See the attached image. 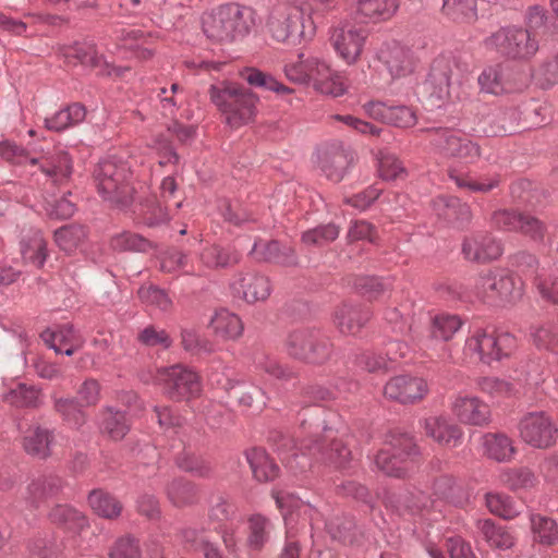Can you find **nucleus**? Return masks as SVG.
I'll list each match as a JSON object with an SVG mask.
<instances>
[{"label": "nucleus", "instance_id": "nucleus-1", "mask_svg": "<svg viewBox=\"0 0 558 558\" xmlns=\"http://www.w3.org/2000/svg\"><path fill=\"white\" fill-rule=\"evenodd\" d=\"M254 15L252 8L240 3L220 4L203 13L202 29L211 41L233 43L250 34Z\"/></svg>", "mask_w": 558, "mask_h": 558}, {"label": "nucleus", "instance_id": "nucleus-2", "mask_svg": "<svg viewBox=\"0 0 558 558\" xmlns=\"http://www.w3.org/2000/svg\"><path fill=\"white\" fill-rule=\"evenodd\" d=\"M210 101L232 129H239L254 121L258 97L247 87L228 81L210 85Z\"/></svg>", "mask_w": 558, "mask_h": 558}, {"label": "nucleus", "instance_id": "nucleus-3", "mask_svg": "<svg viewBox=\"0 0 558 558\" xmlns=\"http://www.w3.org/2000/svg\"><path fill=\"white\" fill-rule=\"evenodd\" d=\"M267 27L275 40L287 44H296L301 38L314 34L311 16L305 17L303 8L290 2L274 5L267 19Z\"/></svg>", "mask_w": 558, "mask_h": 558}, {"label": "nucleus", "instance_id": "nucleus-4", "mask_svg": "<svg viewBox=\"0 0 558 558\" xmlns=\"http://www.w3.org/2000/svg\"><path fill=\"white\" fill-rule=\"evenodd\" d=\"M130 178L129 167L113 159L102 160L95 170L98 193L104 201L120 208L128 207L133 199L134 189Z\"/></svg>", "mask_w": 558, "mask_h": 558}, {"label": "nucleus", "instance_id": "nucleus-5", "mask_svg": "<svg viewBox=\"0 0 558 558\" xmlns=\"http://www.w3.org/2000/svg\"><path fill=\"white\" fill-rule=\"evenodd\" d=\"M514 347V338L507 332L488 328H475L464 343V354L470 359L490 364L509 355Z\"/></svg>", "mask_w": 558, "mask_h": 558}, {"label": "nucleus", "instance_id": "nucleus-6", "mask_svg": "<svg viewBox=\"0 0 558 558\" xmlns=\"http://www.w3.org/2000/svg\"><path fill=\"white\" fill-rule=\"evenodd\" d=\"M417 454L418 449L410 435L392 433L376 454L375 464L388 476L403 477L411 469L412 457Z\"/></svg>", "mask_w": 558, "mask_h": 558}, {"label": "nucleus", "instance_id": "nucleus-7", "mask_svg": "<svg viewBox=\"0 0 558 558\" xmlns=\"http://www.w3.org/2000/svg\"><path fill=\"white\" fill-rule=\"evenodd\" d=\"M486 49L512 60H529L538 50V43L529 29L511 26L501 27L485 38Z\"/></svg>", "mask_w": 558, "mask_h": 558}, {"label": "nucleus", "instance_id": "nucleus-8", "mask_svg": "<svg viewBox=\"0 0 558 558\" xmlns=\"http://www.w3.org/2000/svg\"><path fill=\"white\" fill-rule=\"evenodd\" d=\"M286 345L290 356L311 364H323L332 353L331 342L318 330H295L288 336Z\"/></svg>", "mask_w": 558, "mask_h": 558}, {"label": "nucleus", "instance_id": "nucleus-9", "mask_svg": "<svg viewBox=\"0 0 558 558\" xmlns=\"http://www.w3.org/2000/svg\"><path fill=\"white\" fill-rule=\"evenodd\" d=\"M155 380L173 401H190L199 397L202 392L198 375L181 364L159 368Z\"/></svg>", "mask_w": 558, "mask_h": 558}, {"label": "nucleus", "instance_id": "nucleus-10", "mask_svg": "<svg viewBox=\"0 0 558 558\" xmlns=\"http://www.w3.org/2000/svg\"><path fill=\"white\" fill-rule=\"evenodd\" d=\"M433 495L434 499L427 497L423 492H417L411 499L404 500V506L411 511H416L438 508L440 502L460 508L469 502L466 492L449 475H442L434 482Z\"/></svg>", "mask_w": 558, "mask_h": 558}, {"label": "nucleus", "instance_id": "nucleus-11", "mask_svg": "<svg viewBox=\"0 0 558 558\" xmlns=\"http://www.w3.org/2000/svg\"><path fill=\"white\" fill-rule=\"evenodd\" d=\"M310 456H319L318 460L324 462H331L338 466H342L351 456L350 450L341 440H333L328 451L323 450V447L316 440L301 441L296 451L290 456L282 458L286 466L294 472H305L312 468V459Z\"/></svg>", "mask_w": 558, "mask_h": 558}, {"label": "nucleus", "instance_id": "nucleus-12", "mask_svg": "<svg viewBox=\"0 0 558 558\" xmlns=\"http://www.w3.org/2000/svg\"><path fill=\"white\" fill-rule=\"evenodd\" d=\"M520 439L535 449H547L556 444L558 429L550 416L543 411L524 414L518 423Z\"/></svg>", "mask_w": 558, "mask_h": 558}, {"label": "nucleus", "instance_id": "nucleus-13", "mask_svg": "<svg viewBox=\"0 0 558 558\" xmlns=\"http://www.w3.org/2000/svg\"><path fill=\"white\" fill-rule=\"evenodd\" d=\"M367 35L354 23L343 20L332 25L329 41L337 56L347 64H355L363 51Z\"/></svg>", "mask_w": 558, "mask_h": 558}, {"label": "nucleus", "instance_id": "nucleus-14", "mask_svg": "<svg viewBox=\"0 0 558 558\" xmlns=\"http://www.w3.org/2000/svg\"><path fill=\"white\" fill-rule=\"evenodd\" d=\"M428 133L432 145L444 156L456 157L465 162H473L481 155L476 143L460 136L454 130L430 129Z\"/></svg>", "mask_w": 558, "mask_h": 558}, {"label": "nucleus", "instance_id": "nucleus-15", "mask_svg": "<svg viewBox=\"0 0 558 558\" xmlns=\"http://www.w3.org/2000/svg\"><path fill=\"white\" fill-rule=\"evenodd\" d=\"M477 289L487 299L515 302L523 296L524 282L511 274L489 271L480 277Z\"/></svg>", "mask_w": 558, "mask_h": 558}, {"label": "nucleus", "instance_id": "nucleus-16", "mask_svg": "<svg viewBox=\"0 0 558 558\" xmlns=\"http://www.w3.org/2000/svg\"><path fill=\"white\" fill-rule=\"evenodd\" d=\"M392 80L405 78L414 73L416 59L408 47L397 41L384 44L377 52Z\"/></svg>", "mask_w": 558, "mask_h": 558}, {"label": "nucleus", "instance_id": "nucleus-17", "mask_svg": "<svg viewBox=\"0 0 558 558\" xmlns=\"http://www.w3.org/2000/svg\"><path fill=\"white\" fill-rule=\"evenodd\" d=\"M232 294L253 304L265 301L271 293L269 279L255 271H239L230 281Z\"/></svg>", "mask_w": 558, "mask_h": 558}, {"label": "nucleus", "instance_id": "nucleus-18", "mask_svg": "<svg viewBox=\"0 0 558 558\" xmlns=\"http://www.w3.org/2000/svg\"><path fill=\"white\" fill-rule=\"evenodd\" d=\"M429 76L440 93L449 94L452 86L466 80L468 66L453 56L441 54L434 60Z\"/></svg>", "mask_w": 558, "mask_h": 558}, {"label": "nucleus", "instance_id": "nucleus-19", "mask_svg": "<svg viewBox=\"0 0 558 558\" xmlns=\"http://www.w3.org/2000/svg\"><path fill=\"white\" fill-rule=\"evenodd\" d=\"M427 392L428 385L423 378L409 375L392 377L384 388V393L388 399L402 404L420 401Z\"/></svg>", "mask_w": 558, "mask_h": 558}, {"label": "nucleus", "instance_id": "nucleus-20", "mask_svg": "<svg viewBox=\"0 0 558 558\" xmlns=\"http://www.w3.org/2000/svg\"><path fill=\"white\" fill-rule=\"evenodd\" d=\"M61 53L68 64L75 65L77 63L90 66H105L102 71L107 75L121 76L128 68H118L104 60L102 56H98L94 46L86 43H75L62 48Z\"/></svg>", "mask_w": 558, "mask_h": 558}, {"label": "nucleus", "instance_id": "nucleus-21", "mask_svg": "<svg viewBox=\"0 0 558 558\" xmlns=\"http://www.w3.org/2000/svg\"><path fill=\"white\" fill-rule=\"evenodd\" d=\"M462 253L468 260L487 263L499 258L504 253V247L492 235L477 234L464 240Z\"/></svg>", "mask_w": 558, "mask_h": 558}, {"label": "nucleus", "instance_id": "nucleus-22", "mask_svg": "<svg viewBox=\"0 0 558 558\" xmlns=\"http://www.w3.org/2000/svg\"><path fill=\"white\" fill-rule=\"evenodd\" d=\"M364 109L371 118L398 128H411L416 123L415 112L407 106H387L380 101H371Z\"/></svg>", "mask_w": 558, "mask_h": 558}, {"label": "nucleus", "instance_id": "nucleus-23", "mask_svg": "<svg viewBox=\"0 0 558 558\" xmlns=\"http://www.w3.org/2000/svg\"><path fill=\"white\" fill-rule=\"evenodd\" d=\"M452 412L464 424L481 426L490 420L489 407L475 396H457Z\"/></svg>", "mask_w": 558, "mask_h": 558}, {"label": "nucleus", "instance_id": "nucleus-24", "mask_svg": "<svg viewBox=\"0 0 558 558\" xmlns=\"http://www.w3.org/2000/svg\"><path fill=\"white\" fill-rule=\"evenodd\" d=\"M283 71L289 81L303 84L313 82L316 74H324L327 63L317 57L299 53L295 59L286 62Z\"/></svg>", "mask_w": 558, "mask_h": 558}, {"label": "nucleus", "instance_id": "nucleus-25", "mask_svg": "<svg viewBox=\"0 0 558 558\" xmlns=\"http://www.w3.org/2000/svg\"><path fill=\"white\" fill-rule=\"evenodd\" d=\"M178 184L173 177L162 179L159 186V196L165 205L159 202L150 204L144 214V222L149 227L159 226L170 220L171 207L168 204L170 199L175 198Z\"/></svg>", "mask_w": 558, "mask_h": 558}, {"label": "nucleus", "instance_id": "nucleus-26", "mask_svg": "<svg viewBox=\"0 0 558 558\" xmlns=\"http://www.w3.org/2000/svg\"><path fill=\"white\" fill-rule=\"evenodd\" d=\"M40 338L57 354L71 356L82 347V341L71 325H63L57 329H46L40 333Z\"/></svg>", "mask_w": 558, "mask_h": 558}, {"label": "nucleus", "instance_id": "nucleus-27", "mask_svg": "<svg viewBox=\"0 0 558 558\" xmlns=\"http://www.w3.org/2000/svg\"><path fill=\"white\" fill-rule=\"evenodd\" d=\"M208 328L217 338L222 340H236L244 330L241 318L227 308L217 310L213 314Z\"/></svg>", "mask_w": 558, "mask_h": 558}, {"label": "nucleus", "instance_id": "nucleus-28", "mask_svg": "<svg viewBox=\"0 0 558 558\" xmlns=\"http://www.w3.org/2000/svg\"><path fill=\"white\" fill-rule=\"evenodd\" d=\"M425 434L440 445L456 447L462 437L459 426L450 423L447 418L433 416L422 422Z\"/></svg>", "mask_w": 558, "mask_h": 558}, {"label": "nucleus", "instance_id": "nucleus-29", "mask_svg": "<svg viewBox=\"0 0 558 558\" xmlns=\"http://www.w3.org/2000/svg\"><path fill=\"white\" fill-rule=\"evenodd\" d=\"M356 13L367 22H385L399 10V0H352Z\"/></svg>", "mask_w": 558, "mask_h": 558}, {"label": "nucleus", "instance_id": "nucleus-30", "mask_svg": "<svg viewBox=\"0 0 558 558\" xmlns=\"http://www.w3.org/2000/svg\"><path fill=\"white\" fill-rule=\"evenodd\" d=\"M250 254L258 262H272L282 265H294L296 256L290 246H280L277 241H256Z\"/></svg>", "mask_w": 558, "mask_h": 558}, {"label": "nucleus", "instance_id": "nucleus-31", "mask_svg": "<svg viewBox=\"0 0 558 558\" xmlns=\"http://www.w3.org/2000/svg\"><path fill=\"white\" fill-rule=\"evenodd\" d=\"M52 408L62 420L72 428L80 429L87 422V414L84 407L74 397H62L57 392L51 396Z\"/></svg>", "mask_w": 558, "mask_h": 558}, {"label": "nucleus", "instance_id": "nucleus-32", "mask_svg": "<svg viewBox=\"0 0 558 558\" xmlns=\"http://www.w3.org/2000/svg\"><path fill=\"white\" fill-rule=\"evenodd\" d=\"M482 445L485 456L497 462H510L517 453L512 438L504 433L485 434Z\"/></svg>", "mask_w": 558, "mask_h": 558}, {"label": "nucleus", "instance_id": "nucleus-33", "mask_svg": "<svg viewBox=\"0 0 558 558\" xmlns=\"http://www.w3.org/2000/svg\"><path fill=\"white\" fill-rule=\"evenodd\" d=\"M434 210L444 220L453 223H464L471 220V209L458 197L438 196L433 203Z\"/></svg>", "mask_w": 558, "mask_h": 558}, {"label": "nucleus", "instance_id": "nucleus-34", "mask_svg": "<svg viewBox=\"0 0 558 558\" xmlns=\"http://www.w3.org/2000/svg\"><path fill=\"white\" fill-rule=\"evenodd\" d=\"M369 312L359 306L343 304L335 313V324L341 333H356L369 319Z\"/></svg>", "mask_w": 558, "mask_h": 558}, {"label": "nucleus", "instance_id": "nucleus-35", "mask_svg": "<svg viewBox=\"0 0 558 558\" xmlns=\"http://www.w3.org/2000/svg\"><path fill=\"white\" fill-rule=\"evenodd\" d=\"M53 440L54 436L52 430L34 426L27 429L23 438V447L28 454L45 459L51 453Z\"/></svg>", "mask_w": 558, "mask_h": 558}, {"label": "nucleus", "instance_id": "nucleus-36", "mask_svg": "<svg viewBox=\"0 0 558 558\" xmlns=\"http://www.w3.org/2000/svg\"><path fill=\"white\" fill-rule=\"evenodd\" d=\"M40 168L53 183H60L71 174V158L66 151L58 149L40 158Z\"/></svg>", "mask_w": 558, "mask_h": 558}, {"label": "nucleus", "instance_id": "nucleus-37", "mask_svg": "<svg viewBox=\"0 0 558 558\" xmlns=\"http://www.w3.org/2000/svg\"><path fill=\"white\" fill-rule=\"evenodd\" d=\"M21 253L25 262L40 268L44 266L48 253L47 242L39 230H29L21 240Z\"/></svg>", "mask_w": 558, "mask_h": 558}, {"label": "nucleus", "instance_id": "nucleus-38", "mask_svg": "<svg viewBox=\"0 0 558 558\" xmlns=\"http://www.w3.org/2000/svg\"><path fill=\"white\" fill-rule=\"evenodd\" d=\"M62 489V480L57 475H41L31 482L27 487V500L38 507Z\"/></svg>", "mask_w": 558, "mask_h": 558}, {"label": "nucleus", "instance_id": "nucleus-39", "mask_svg": "<svg viewBox=\"0 0 558 558\" xmlns=\"http://www.w3.org/2000/svg\"><path fill=\"white\" fill-rule=\"evenodd\" d=\"M476 529L490 547L506 550L514 545V536L506 527L496 525L490 519L477 520Z\"/></svg>", "mask_w": 558, "mask_h": 558}, {"label": "nucleus", "instance_id": "nucleus-40", "mask_svg": "<svg viewBox=\"0 0 558 558\" xmlns=\"http://www.w3.org/2000/svg\"><path fill=\"white\" fill-rule=\"evenodd\" d=\"M530 526L534 542L544 546L558 544V523L553 518L532 512Z\"/></svg>", "mask_w": 558, "mask_h": 558}, {"label": "nucleus", "instance_id": "nucleus-41", "mask_svg": "<svg viewBox=\"0 0 558 558\" xmlns=\"http://www.w3.org/2000/svg\"><path fill=\"white\" fill-rule=\"evenodd\" d=\"M99 426L100 430L112 440H121L130 429L126 414L113 408L101 410Z\"/></svg>", "mask_w": 558, "mask_h": 558}, {"label": "nucleus", "instance_id": "nucleus-42", "mask_svg": "<svg viewBox=\"0 0 558 558\" xmlns=\"http://www.w3.org/2000/svg\"><path fill=\"white\" fill-rule=\"evenodd\" d=\"M246 460L252 469L253 475L260 482L272 481L279 474L278 465L264 449L253 448L248 450L246 452Z\"/></svg>", "mask_w": 558, "mask_h": 558}, {"label": "nucleus", "instance_id": "nucleus-43", "mask_svg": "<svg viewBox=\"0 0 558 558\" xmlns=\"http://www.w3.org/2000/svg\"><path fill=\"white\" fill-rule=\"evenodd\" d=\"M350 162L351 157L345 150H327L320 158V169L329 180L339 182L347 173Z\"/></svg>", "mask_w": 558, "mask_h": 558}, {"label": "nucleus", "instance_id": "nucleus-44", "mask_svg": "<svg viewBox=\"0 0 558 558\" xmlns=\"http://www.w3.org/2000/svg\"><path fill=\"white\" fill-rule=\"evenodd\" d=\"M86 117V109L81 104H72L60 109L51 117L45 119V125L48 130L61 132L68 128L81 123Z\"/></svg>", "mask_w": 558, "mask_h": 558}, {"label": "nucleus", "instance_id": "nucleus-45", "mask_svg": "<svg viewBox=\"0 0 558 558\" xmlns=\"http://www.w3.org/2000/svg\"><path fill=\"white\" fill-rule=\"evenodd\" d=\"M88 504L93 511L106 519H116L121 514V502L109 493L95 489L88 495Z\"/></svg>", "mask_w": 558, "mask_h": 558}, {"label": "nucleus", "instance_id": "nucleus-46", "mask_svg": "<svg viewBox=\"0 0 558 558\" xmlns=\"http://www.w3.org/2000/svg\"><path fill=\"white\" fill-rule=\"evenodd\" d=\"M272 497L276 500L277 507L281 510L283 519L292 518V526L295 529V515L300 513L310 514V520L313 521L312 511L313 509L302 502L296 496L291 493L282 490H274Z\"/></svg>", "mask_w": 558, "mask_h": 558}, {"label": "nucleus", "instance_id": "nucleus-47", "mask_svg": "<svg viewBox=\"0 0 558 558\" xmlns=\"http://www.w3.org/2000/svg\"><path fill=\"white\" fill-rule=\"evenodd\" d=\"M442 12L452 21L472 23L477 19L476 0H444Z\"/></svg>", "mask_w": 558, "mask_h": 558}, {"label": "nucleus", "instance_id": "nucleus-48", "mask_svg": "<svg viewBox=\"0 0 558 558\" xmlns=\"http://www.w3.org/2000/svg\"><path fill=\"white\" fill-rule=\"evenodd\" d=\"M272 530L274 525L268 518L253 514L248 519V546L253 549H260L268 542Z\"/></svg>", "mask_w": 558, "mask_h": 558}, {"label": "nucleus", "instance_id": "nucleus-49", "mask_svg": "<svg viewBox=\"0 0 558 558\" xmlns=\"http://www.w3.org/2000/svg\"><path fill=\"white\" fill-rule=\"evenodd\" d=\"M201 258L206 266L218 268L236 264L240 260V255L236 251L230 247L213 244L204 248L201 254Z\"/></svg>", "mask_w": 558, "mask_h": 558}, {"label": "nucleus", "instance_id": "nucleus-50", "mask_svg": "<svg viewBox=\"0 0 558 558\" xmlns=\"http://www.w3.org/2000/svg\"><path fill=\"white\" fill-rule=\"evenodd\" d=\"M485 504L488 510L505 520H511L520 514V509L514 500L502 493H487Z\"/></svg>", "mask_w": 558, "mask_h": 558}, {"label": "nucleus", "instance_id": "nucleus-51", "mask_svg": "<svg viewBox=\"0 0 558 558\" xmlns=\"http://www.w3.org/2000/svg\"><path fill=\"white\" fill-rule=\"evenodd\" d=\"M315 89L322 94L339 97L342 96L347 90V85L343 76L335 72L327 64V71L324 74H316L313 81Z\"/></svg>", "mask_w": 558, "mask_h": 558}, {"label": "nucleus", "instance_id": "nucleus-52", "mask_svg": "<svg viewBox=\"0 0 558 558\" xmlns=\"http://www.w3.org/2000/svg\"><path fill=\"white\" fill-rule=\"evenodd\" d=\"M48 515L52 523L64 525L70 530H81L87 524L86 518L68 505H57Z\"/></svg>", "mask_w": 558, "mask_h": 558}, {"label": "nucleus", "instance_id": "nucleus-53", "mask_svg": "<svg viewBox=\"0 0 558 558\" xmlns=\"http://www.w3.org/2000/svg\"><path fill=\"white\" fill-rule=\"evenodd\" d=\"M3 400L14 407H37L40 401V390L35 386L20 383L3 396Z\"/></svg>", "mask_w": 558, "mask_h": 558}, {"label": "nucleus", "instance_id": "nucleus-54", "mask_svg": "<svg viewBox=\"0 0 558 558\" xmlns=\"http://www.w3.org/2000/svg\"><path fill=\"white\" fill-rule=\"evenodd\" d=\"M462 320L453 314H438L432 320L430 335L434 339L448 341L461 328Z\"/></svg>", "mask_w": 558, "mask_h": 558}, {"label": "nucleus", "instance_id": "nucleus-55", "mask_svg": "<svg viewBox=\"0 0 558 558\" xmlns=\"http://www.w3.org/2000/svg\"><path fill=\"white\" fill-rule=\"evenodd\" d=\"M499 481L511 490L529 489L536 483L535 474L527 468L508 469L500 473Z\"/></svg>", "mask_w": 558, "mask_h": 558}, {"label": "nucleus", "instance_id": "nucleus-56", "mask_svg": "<svg viewBox=\"0 0 558 558\" xmlns=\"http://www.w3.org/2000/svg\"><path fill=\"white\" fill-rule=\"evenodd\" d=\"M482 92L499 95L505 92V74L501 64L486 66L477 77Z\"/></svg>", "mask_w": 558, "mask_h": 558}, {"label": "nucleus", "instance_id": "nucleus-57", "mask_svg": "<svg viewBox=\"0 0 558 558\" xmlns=\"http://www.w3.org/2000/svg\"><path fill=\"white\" fill-rule=\"evenodd\" d=\"M254 364L256 369L276 380L288 381L294 377V372L291 368L283 366L275 357L266 353L256 354Z\"/></svg>", "mask_w": 558, "mask_h": 558}, {"label": "nucleus", "instance_id": "nucleus-58", "mask_svg": "<svg viewBox=\"0 0 558 558\" xmlns=\"http://www.w3.org/2000/svg\"><path fill=\"white\" fill-rule=\"evenodd\" d=\"M137 295L141 302L151 310L167 312L172 307V300L168 293L156 286H142L137 291Z\"/></svg>", "mask_w": 558, "mask_h": 558}, {"label": "nucleus", "instance_id": "nucleus-59", "mask_svg": "<svg viewBox=\"0 0 558 558\" xmlns=\"http://www.w3.org/2000/svg\"><path fill=\"white\" fill-rule=\"evenodd\" d=\"M86 238V231L82 226H63L54 231V241L64 252L71 253L76 250Z\"/></svg>", "mask_w": 558, "mask_h": 558}, {"label": "nucleus", "instance_id": "nucleus-60", "mask_svg": "<svg viewBox=\"0 0 558 558\" xmlns=\"http://www.w3.org/2000/svg\"><path fill=\"white\" fill-rule=\"evenodd\" d=\"M167 496L175 507H183L196 500L195 486L184 480H173L167 487Z\"/></svg>", "mask_w": 558, "mask_h": 558}, {"label": "nucleus", "instance_id": "nucleus-61", "mask_svg": "<svg viewBox=\"0 0 558 558\" xmlns=\"http://www.w3.org/2000/svg\"><path fill=\"white\" fill-rule=\"evenodd\" d=\"M27 549L32 558H58L59 547L52 536L38 535L31 538Z\"/></svg>", "mask_w": 558, "mask_h": 558}, {"label": "nucleus", "instance_id": "nucleus-62", "mask_svg": "<svg viewBox=\"0 0 558 558\" xmlns=\"http://www.w3.org/2000/svg\"><path fill=\"white\" fill-rule=\"evenodd\" d=\"M111 246L117 251L145 252L150 243L140 234L123 231L111 239Z\"/></svg>", "mask_w": 558, "mask_h": 558}, {"label": "nucleus", "instance_id": "nucleus-63", "mask_svg": "<svg viewBox=\"0 0 558 558\" xmlns=\"http://www.w3.org/2000/svg\"><path fill=\"white\" fill-rule=\"evenodd\" d=\"M338 235L339 228L333 223H328L305 231L302 241L306 245H325L335 241Z\"/></svg>", "mask_w": 558, "mask_h": 558}, {"label": "nucleus", "instance_id": "nucleus-64", "mask_svg": "<svg viewBox=\"0 0 558 558\" xmlns=\"http://www.w3.org/2000/svg\"><path fill=\"white\" fill-rule=\"evenodd\" d=\"M138 542L131 536L118 538L110 549V558H141Z\"/></svg>", "mask_w": 558, "mask_h": 558}]
</instances>
